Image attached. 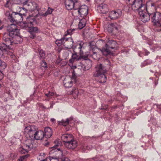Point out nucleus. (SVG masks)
<instances>
[{"mask_svg":"<svg viewBox=\"0 0 161 161\" xmlns=\"http://www.w3.org/2000/svg\"><path fill=\"white\" fill-rule=\"evenodd\" d=\"M54 104V103H53V102H52V103H51V105H50V108H53V106Z\"/></svg>","mask_w":161,"mask_h":161,"instance_id":"13d9d810","label":"nucleus"},{"mask_svg":"<svg viewBox=\"0 0 161 161\" xmlns=\"http://www.w3.org/2000/svg\"><path fill=\"white\" fill-rule=\"evenodd\" d=\"M135 0H126V2L128 4L131 5L132 7V5L133 4Z\"/></svg>","mask_w":161,"mask_h":161,"instance_id":"de8ad7c7","label":"nucleus"},{"mask_svg":"<svg viewBox=\"0 0 161 161\" xmlns=\"http://www.w3.org/2000/svg\"><path fill=\"white\" fill-rule=\"evenodd\" d=\"M105 0H95V2L97 4L103 3Z\"/></svg>","mask_w":161,"mask_h":161,"instance_id":"09e8293b","label":"nucleus"},{"mask_svg":"<svg viewBox=\"0 0 161 161\" xmlns=\"http://www.w3.org/2000/svg\"><path fill=\"white\" fill-rule=\"evenodd\" d=\"M40 57L42 58H44L45 57V53L42 49H39L38 50Z\"/></svg>","mask_w":161,"mask_h":161,"instance_id":"c9c22d12","label":"nucleus"},{"mask_svg":"<svg viewBox=\"0 0 161 161\" xmlns=\"http://www.w3.org/2000/svg\"><path fill=\"white\" fill-rule=\"evenodd\" d=\"M157 6L156 3L149 1L146 3L145 9H147V12L154 11L156 10Z\"/></svg>","mask_w":161,"mask_h":161,"instance_id":"a211bd4d","label":"nucleus"},{"mask_svg":"<svg viewBox=\"0 0 161 161\" xmlns=\"http://www.w3.org/2000/svg\"><path fill=\"white\" fill-rule=\"evenodd\" d=\"M24 13H19V12H13L12 13L11 22L14 24L22 21L23 19Z\"/></svg>","mask_w":161,"mask_h":161,"instance_id":"1a4fd4ad","label":"nucleus"},{"mask_svg":"<svg viewBox=\"0 0 161 161\" xmlns=\"http://www.w3.org/2000/svg\"><path fill=\"white\" fill-rule=\"evenodd\" d=\"M138 13L140 16V19L144 22L148 21L150 20V18H151L150 15L151 13L149 12H147V9H145V11H140Z\"/></svg>","mask_w":161,"mask_h":161,"instance_id":"9d476101","label":"nucleus"},{"mask_svg":"<svg viewBox=\"0 0 161 161\" xmlns=\"http://www.w3.org/2000/svg\"><path fill=\"white\" fill-rule=\"evenodd\" d=\"M39 106H41L42 108H44V109H45L46 108L43 105V104H42V103H39L38 104Z\"/></svg>","mask_w":161,"mask_h":161,"instance_id":"6e6d98bb","label":"nucleus"},{"mask_svg":"<svg viewBox=\"0 0 161 161\" xmlns=\"http://www.w3.org/2000/svg\"><path fill=\"white\" fill-rule=\"evenodd\" d=\"M75 29H69L67 31L66 33L65 34V36L68 35H71L73 34V32L75 31Z\"/></svg>","mask_w":161,"mask_h":161,"instance_id":"a18cd8bd","label":"nucleus"},{"mask_svg":"<svg viewBox=\"0 0 161 161\" xmlns=\"http://www.w3.org/2000/svg\"><path fill=\"white\" fill-rule=\"evenodd\" d=\"M152 63V61L151 60H146L143 63H142L141 66L142 67L148 64H150Z\"/></svg>","mask_w":161,"mask_h":161,"instance_id":"f704fd0d","label":"nucleus"},{"mask_svg":"<svg viewBox=\"0 0 161 161\" xmlns=\"http://www.w3.org/2000/svg\"><path fill=\"white\" fill-rule=\"evenodd\" d=\"M44 137V133L42 131L38 130H37L33 138V140H42Z\"/></svg>","mask_w":161,"mask_h":161,"instance_id":"412c9836","label":"nucleus"},{"mask_svg":"<svg viewBox=\"0 0 161 161\" xmlns=\"http://www.w3.org/2000/svg\"><path fill=\"white\" fill-rule=\"evenodd\" d=\"M70 1H72L75 4V6H76L77 5L80 6V2H78V0H70Z\"/></svg>","mask_w":161,"mask_h":161,"instance_id":"8fccbe9b","label":"nucleus"},{"mask_svg":"<svg viewBox=\"0 0 161 161\" xmlns=\"http://www.w3.org/2000/svg\"><path fill=\"white\" fill-rule=\"evenodd\" d=\"M72 120V118H70L67 119L66 120L63 119L61 121H58V123L59 125L66 126L69 124V121Z\"/></svg>","mask_w":161,"mask_h":161,"instance_id":"a878e982","label":"nucleus"},{"mask_svg":"<svg viewBox=\"0 0 161 161\" xmlns=\"http://www.w3.org/2000/svg\"><path fill=\"white\" fill-rule=\"evenodd\" d=\"M55 95V94L54 92L49 91L47 93H46L45 94V96L47 97V98L45 100L49 101L52 97L54 96Z\"/></svg>","mask_w":161,"mask_h":161,"instance_id":"7c9ffc66","label":"nucleus"},{"mask_svg":"<svg viewBox=\"0 0 161 161\" xmlns=\"http://www.w3.org/2000/svg\"><path fill=\"white\" fill-rule=\"evenodd\" d=\"M3 78V77L0 76V80H1ZM1 86V85L0 84V87Z\"/></svg>","mask_w":161,"mask_h":161,"instance_id":"e2e57ef3","label":"nucleus"},{"mask_svg":"<svg viewBox=\"0 0 161 161\" xmlns=\"http://www.w3.org/2000/svg\"><path fill=\"white\" fill-rule=\"evenodd\" d=\"M139 56H141V54H140L139 53Z\"/></svg>","mask_w":161,"mask_h":161,"instance_id":"0e129e2a","label":"nucleus"},{"mask_svg":"<svg viewBox=\"0 0 161 161\" xmlns=\"http://www.w3.org/2000/svg\"><path fill=\"white\" fill-rule=\"evenodd\" d=\"M64 46L66 48L70 49L72 47L73 41L71 37L66 38L64 37Z\"/></svg>","mask_w":161,"mask_h":161,"instance_id":"f3484780","label":"nucleus"},{"mask_svg":"<svg viewBox=\"0 0 161 161\" xmlns=\"http://www.w3.org/2000/svg\"><path fill=\"white\" fill-rule=\"evenodd\" d=\"M8 48L3 47L1 45H0V58L2 57L4 53H7Z\"/></svg>","mask_w":161,"mask_h":161,"instance_id":"c85d7f7f","label":"nucleus"},{"mask_svg":"<svg viewBox=\"0 0 161 161\" xmlns=\"http://www.w3.org/2000/svg\"><path fill=\"white\" fill-rule=\"evenodd\" d=\"M86 24V20L84 18L80 20L78 24L79 28L80 29H82Z\"/></svg>","mask_w":161,"mask_h":161,"instance_id":"bb28decb","label":"nucleus"},{"mask_svg":"<svg viewBox=\"0 0 161 161\" xmlns=\"http://www.w3.org/2000/svg\"><path fill=\"white\" fill-rule=\"evenodd\" d=\"M14 3L16 4H20L21 3H23L24 5L27 4V1H26L25 2H24L23 0H14Z\"/></svg>","mask_w":161,"mask_h":161,"instance_id":"72a5a7b5","label":"nucleus"},{"mask_svg":"<svg viewBox=\"0 0 161 161\" xmlns=\"http://www.w3.org/2000/svg\"><path fill=\"white\" fill-rule=\"evenodd\" d=\"M109 25L113 28V29L115 28L116 30H118L120 28V26L116 23H111Z\"/></svg>","mask_w":161,"mask_h":161,"instance_id":"473e14b6","label":"nucleus"},{"mask_svg":"<svg viewBox=\"0 0 161 161\" xmlns=\"http://www.w3.org/2000/svg\"><path fill=\"white\" fill-rule=\"evenodd\" d=\"M64 86L66 87L69 88L71 87L72 86V82L71 79L69 77L65 78L64 80Z\"/></svg>","mask_w":161,"mask_h":161,"instance_id":"5701e85b","label":"nucleus"},{"mask_svg":"<svg viewBox=\"0 0 161 161\" xmlns=\"http://www.w3.org/2000/svg\"><path fill=\"white\" fill-rule=\"evenodd\" d=\"M38 158L40 161H47V158L45 157V154L44 153H40Z\"/></svg>","mask_w":161,"mask_h":161,"instance_id":"c756f323","label":"nucleus"},{"mask_svg":"<svg viewBox=\"0 0 161 161\" xmlns=\"http://www.w3.org/2000/svg\"><path fill=\"white\" fill-rule=\"evenodd\" d=\"M87 1H88L89 0H87Z\"/></svg>","mask_w":161,"mask_h":161,"instance_id":"69168bd1","label":"nucleus"},{"mask_svg":"<svg viewBox=\"0 0 161 161\" xmlns=\"http://www.w3.org/2000/svg\"><path fill=\"white\" fill-rule=\"evenodd\" d=\"M146 6L143 4L142 0H136L132 5V8L134 10H138V12L145 10Z\"/></svg>","mask_w":161,"mask_h":161,"instance_id":"6e6552de","label":"nucleus"},{"mask_svg":"<svg viewBox=\"0 0 161 161\" xmlns=\"http://www.w3.org/2000/svg\"><path fill=\"white\" fill-rule=\"evenodd\" d=\"M83 42H81L79 44H77L75 47V51H77L80 54V56H78L77 53L74 51V52L72 53L71 58L69 59V61L71 63H73L75 61L79 60L81 59H86L87 58V55H84L83 54L82 50L84 49L83 47Z\"/></svg>","mask_w":161,"mask_h":161,"instance_id":"20e7f679","label":"nucleus"},{"mask_svg":"<svg viewBox=\"0 0 161 161\" xmlns=\"http://www.w3.org/2000/svg\"><path fill=\"white\" fill-rule=\"evenodd\" d=\"M18 151L21 154H25L26 153H27V150L25 149H24L22 147H19L18 149Z\"/></svg>","mask_w":161,"mask_h":161,"instance_id":"a19ab883","label":"nucleus"},{"mask_svg":"<svg viewBox=\"0 0 161 161\" xmlns=\"http://www.w3.org/2000/svg\"><path fill=\"white\" fill-rule=\"evenodd\" d=\"M37 128L34 125H29L26 127L24 129V134L29 140H33V138L36 132Z\"/></svg>","mask_w":161,"mask_h":161,"instance_id":"39448f33","label":"nucleus"},{"mask_svg":"<svg viewBox=\"0 0 161 161\" xmlns=\"http://www.w3.org/2000/svg\"><path fill=\"white\" fill-rule=\"evenodd\" d=\"M53 11V9L49 7L47 10V11L43 14L44 16H46L47 15L50 14H52V12Z\"/></svg>","mask_w":161,"mask_h":161,"instance_id":"e433bc0d","label":"nucleus"},{"mask_svg":"<svg viewBox=\"0 0 161 161\" xmlns=\"http://www.w3.org/2000/svg\"><path fill=\"white\" fill-rule=\"evenodd\" d=\"M87 58L86 59H83V61L86 62V63L87 64L86 66L85 64H80V65H77L78 69L83 70H88L92 66V62L90 59H88Z\"/></svg>","mask_w":161,"mask_h":161,"instance_id":"ddd939ff","label":"nucleus"},{"mask_svg":"<svg viewBox=\"0 0 161 161\" xmlns=\"http://www.w3.org/2000/svg\"><path fill=\"white\" fill-rule=\"evenodd\" d=\"M7 29L9 32V36L12 37H14L15 35L19 34V30L17 28L15 24L14 23L9 25Z\"/></svg>","mask_w":161,"mask_h":161,"instance_id":"0eeeda50","label":"nucleus"},{"mask_svg":"<svg viewBox=\"0 0 161 161\" xmlns=\"http://www.w3.org/2000/svg\"><path fill=\"white\" fill-rule=\"evenodd\" d=\"M32 4L33 7L32 8V10L34 11H35L36 10L37 11H38L39 8L38 7V4L35 3H32Z\"/></svg>","mask_w":161,"mask_h":161,"instance_id":"4c0bfd02","label":"nucleus"},{"mask_svg":"<svg viewBox=\"0 0 161 161\" xmlns=\"http://www.w3.org/2000/svg\"><path fill=\"white\" fill-rule=\"evenodd\" d=\"M122 14V11L119 9L112 10L109 13L108 17L111 19L114 20L120 17Z\"/></svg>","mask_w":161,"mask_h":161,"instance_id":"f8f14e48","label":"nucleus"},{"mask_svg":"<svg viewBox=\"0 0 161 161\" xmlns=\"http://www.w3.org/2000/svg\"><path fill=\"white\" fill-rule=\"evenodd\" d=\"M54 145L53 147H51L50 148L52 149L51 151V153H55L56 155L55 158L52 157H49L47 158V161H59L60 159H61L63 157V151L61 148H57L61 146V141L59 140H56L54 141Z\"/></svg>","mask_w":161,"mask_h":161,"instance_id":"f03ea898","label":"nucleus"},{"mask_svg":"<svg viewBox=\"0 0 161 161\" xmlns=\"http://www.w3.org/2000/svg\"><path fill=\"white\" fill-rule=\"evenodd\" d=\"M29 156V154H27L26 155H24L21 156L20 157V158L19 159V161H24V160L28 158Z\"/></svg>","mask_w":161,"mask_h":161,"instance_id":"79ce46f5","label":"nucleus"},{"mask_svg":"<svg viewBox=\"0 0 161 161\" xmlns=\"http://www.w3.org/2000/svg\"><path fill=\"white\" fill-rule=\"evenodd\" d=\"M117 43L114 40L109 41L106 44L105 48L103 47L102 49L95 47V49H92V57L94 59L98 58L101 54L106 56L113 54L112 49H115L117 47Z\"/></svg>","mask_w":161,"mask_h":161,"instance_id":"f257e3e1","label":"nucleus"},{"mask_svg":"<svg viewBox=\"0 0 161 161\" xmlns=\"http://www.w3.org/2000/svg\"><path fill=\"white\" fill-rule=\"evenodd\" d=\"M29 32L30 34L31 38L34 39L36 37V34L39 31L37 27H31L29 29Z\"/></svg>","mask_w":161,"mask_h":161,"instance_id":"4be33fe9","label":"nucleus"},{"mask_svg":"<svg viewBox=\"0 0 161 161\" xmlns=\"http://www.w3.org/2000/svg\"><path fill=\"white\" fill-rule=\"evenodd\" d=\"M102 64H97L95 67L96 71L94 72L93 76L94 77H98V81L100 83H104L107 80V77L105 74L106 73L107 69Z\"/></svg>","mask_w":161,"mask_h":161,"instance_id":"7ed1b4c3","label":"nucleus"},{"mask_svg":"<svg viewBox=\"0 0 161 161\" xmlns=\"http://www.w3.org/2000/svg\"><path fill=\"white\" fill-rule=\"evenodd\" d=\"M79 93L78 89H75L72 91V94L73 95H75L76 96H77Z\"/></svg>","mask_w":161,"mask_h":161,"instance_id":"37998d69","label":"nucleus"},{"mask_svg":"<svg viewBox=\"0 0 161 161\" xmlns=\"http://www.w3.org/2000/svg\"><path fill=\"white\" fill-rule=\"evenodd\" d=\"M26 24L28 27H29L32 25V21L28 22Z\"/></svg>","mask_w":161,"mask_h":161,"instance_id":"864d4df0","label":"nucleus"},{"mask_svg":"<svg viewBox=\"0 0 161 161\" xmlns=\"http://www.w3.org/2000/svg\"><path fill=\"white\" fill-rule=\"evenodd\" d=\"M105 62L106 63L107 65H108V67H109L110 64V61H109V60L108 59H106L105 60Z\"/></svg>","mask_w":161,"mask_h":161,"instance_id":"5fc2aeb1","label":"nucleus"},{"mask_svg":"<svg viewBox=\"0 0 161 161\" xmlns=\"http://www.w3.org/2000/svg\"><path fill=\"white\" fill-rule=\"evenodd\" d=\"M60 159V161H70L68 158H65L63 155L61 158Z\"/></svg>","mask_w":161,"mask_h":161,"instance_id":"3c124183","label":"nucleus"},{"mask_svg":"<svg viewBox=\"0 0 161 161\" xmlns=\"http://www.w3.org/2000/svg\"><path fill=\"white\" fill-rule=\"evenodd\" d=\"M64 37H63L60 39L57 40L55 43L58 46H59L62 45H64Z\"/></svg>","mask_w":161,"mask_h":161,"instance_id":"2f4dec72","label":"nucleus"},{"mask_svg":"<svg viewBox=\"0 0 161 161\" xmlns=\"http://www.w3.org/2000/svg\"><path fill=\"white\" fill-rule=\"evenodd\" d=\"M6 67V64L4 62L2 61L0 59V76L3 77V74L2 71Z\"/></svg>","mask_w":161,"mask_h":161,"instance_id":"cd10ccee","label":"nucleus"},{"mask_svg":"<svg viewBox=\"0 0 161 161\" xmlns=\"http://www.w3.org/2000/svg\"><path fill=\"white\" fill-rule=\"evenodd\" d=\"M77 10H78V13L80 16L83 18H84L88 14V8L86 6L84 5L80 6V5L79 8Z\"/></svg>","mask_w":161,"mask_h":161,"instance_id":"4468645a","label":"nucleus"},{"mask_svg":"<svg viewBox=\"0 0 161 161\" xmlns=\"http://www.w3.org/2000/svg\"><path fill=\"white\" fill-rule=\"evenodd\" d=\"M64 3L66 8L69 10H71L72 9L76 10L80 7L78 5L76 6L75 3L70 1V0H65Z\"/></svg>","mask_w":161,"mask_h":161,"instance_id":"2eb2a0df","label":"nucleus"},{"mask_svg":"<svg viewBox=\"0 0 161 161\" xmlns=\"http://www.w3.org/2000/svg\"><path fill=\"white\" fill-rule=\"evenodd\" d=\"M3 39L5 42L3 43L2 45H1L3 47L8 48L7 49V51H8L9 50L12 49V48L10 46L13 45L14 44L13 39L11 40L10 38L6 37L5 35H4Z\"/></svg>","mask_w":161,"mask_h":161,"instance_id":"9b49d317","label":"nucleus"},{"mask_svg":"<svg viewBox=\"0 0 161 161\" xmlns=\"http://www.w3.org/2000/svg\"><path fill=\"white\" fill-rule=\"evenodd\" d=\"M27 10L25 8H22L20 9V11L19 12V13H24L23 16L25 15V14L27 13Z\"/></svg>","mask_w":161,"mask_h":161,"instance_id":"c03bdc74","label":"nucleus"},{"mask_svg":"<svg viewBox=\"0 0 161 161\" xmlns=\"http://www.w3.org/2000/svg\"><path fill=\"white\" fill-rule=\"evenodd\" d=\"M14 44L21 43L23 41V39L19 36V34L15 35L14 37H12Z\"/></svg>","mask_w":161,"mask_h":161,"instance_id":"393cba45","label":"nucleus"},{"mask_svg":"<svg viewBox=\"0 0 161 161\" xmlns=\"http://www.w3.org/2000/svg\"><path fill=\"white\" fill-rule=\"evenodd\" d=\"M5 15L8 17V19L11 22L12 18V13L10 14L9 11H6L5 13Z\"/></svg>","mask_w":161,"mask_h":161,"instance_id":"58836bf2","label":"nucleus"},{"mask_svg":"<svg viewBox=\"0 0 161 161\" xmlns=\"http://www.w3.org/2000/svg\"><path fill=\"white\" fill-rule=\"evenodd\" d=\"M44 136L46 138H49L52 135L51 129L49 127H46L44 129Z\"/></svg>","mask_w":161,"mask_h":161,"instance_id":"b1692460","label":"nucleus"},{"mask_svg":"<svg viewBox=\"0 0 161 161\" xmlns=\"http://www.w3.org/2000/svg\"><path fill=\"white\" fill-rule=\"evenodd\" d=\"M62 59L60 58L59 57H58L56 60V64H59L60 62L61 61Z\"/></svg>","mask_w":161,"mask_h":161,"instance_id":"603ef678","label":"nucleus"},{"mask_svg":"<svg viewBox=\"0 0 161 161\" xmlns=\"http://www.w3.org/2000/svg\"><path fill=\"white\" fill-rule=\"evenodd\" d=\"M41 66L42 67L44 68H46L47 67V63L45 62L44 60H42L41 62Z\"/></svg>","mask_w":161,"mask_h":161,"instance_id":"49530a36","label":"nucleus"},{"mask_svg":"<svg viewBox=\"0 0 161 161\" xmlns=\"http://www.w3.org/2000/svg\"><path fill=\"white\" fill-rule=\"evenodd\" d=\"M65 147L68 149H73L75 148L77 146V141L73 138L71 141L64 143Z\"/></svg>","mask_w":161,"mask_h":161,"instance_id":"dca6fc26","label":"nucleus"},{"mask_svg":"<svg viewBox=\"0 0 161 161\" xmlns=\"http://www.w3.org/2000/svg\"><path fill=\"white\" fill-rule=\"evenodd\" d=\"M99 4L97 10L99 13L105 14L108 11V7L106 4H103V3Z\"/></svg>","mask_w":161,"mask_h":161,"instance_id":"6ab92c4d","label":"nucleus"},{"mask_svg":"<svg viewBox=\"0 0 161 161\" xmlns=\"http://www.w3.org/2000/svg\"><path fill=\"white\" fill-rule=\"evenodd\" d=\"M108 108V106H106L105 108H103V107H102L101 109H106V108Z\"/></svg>","mask_w":161,"mask_h":161,"instance_id":"bf43d9fd","label":"nucleus"},{"mask_svg":"<svg viewBox=\"0 0 161 161\" xmlns=\"http://www.w3.org/2000/svg\"><path fill=\"white\" fill-rule=\"evenodd\" d=\"M25 146V149L27 150L28 152L31 150L33 147V145L32 144H26Z\"/></svg>","mask_w":161,"mask_h":161,"instance_id":"ea45409f","label":"nucleus"},{"mask_svg":"<svg viewBox=\"0 0 161 161\" xmlns=\"http://www.w3.org/2000/svg\"><path fill=\"white\" fill-rule=\"evenodd\" d=\"M51 120L52 122L54 123L55 121V119H54L52 118V119H51Z\"/></svg>","mask_w":161,"mask_h":161,"instance_id":"052dcab7","label":"nucleus"},{"mask_svg":"<svg viewBox=\"0 0 161 161\" xmlns=\"http://www.w3.org/2000/svg\"><path fill=\"white\" fill-rule=\"evenodd\" d=\"M151 19L154 25L158 26H161V13L155 12L150 14Z\"/></svg>","mask_w":161,"mask_h":161,"instance_id":"423d86ee","label":"nucleus"},{"mask_svg":"<svg viewBox=\"0 0 161 161\" xmlns=\"http://www.w3.org/2000/svg\"><path fill=\"white\" fill-rule=\"evenodd\" d=\"M62 140L65 143H67L69 141H71L74 137L72 135L65 134H63L61 137Z\"/></svg>","mask_w":161,"mask_h":161,"instance_id":"aec40b11","label":"nucleus"},{"mask_svg":"<svg viewBox=\"0 0 161 161\" xmlns=\"http://www.w3.org/2000/svg\"><path fill=\"white\" fill-rule=\"evenodd\" d=\"M145 53H146V54H145L146 55H147L149 53V52H147V51H145Z\"/></svg>","mask_w":161,"mask_h":161,"instance_id":"680f3d73","label":"nucleus"},{"mask_svg":"<svg viewBox=\"0 0 161 161\" xmlns=\"http://www.w3.org/2000/svg\"><path fill=\"white\" fill-rule=\"evenodd\" d=\"M3 158V156L1 154V153H0V161L2 160Z\"/></svg>","mask_w":161,"mask_h":161,"instance_id":"4d7b16f0","label":"nucleus"}]
</instances>
